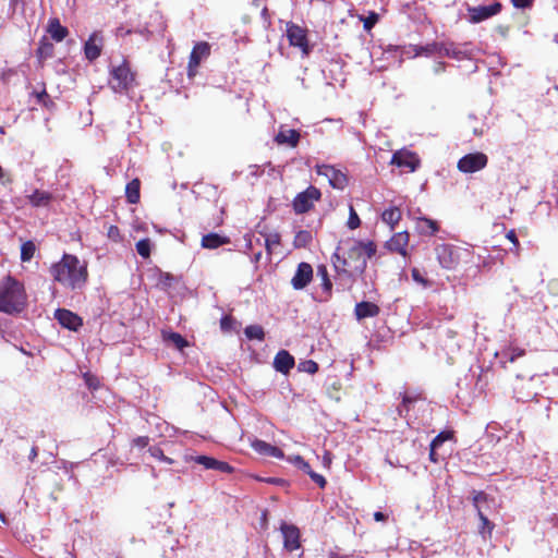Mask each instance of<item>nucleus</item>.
I'll list each match as a JSON object with an SVG mask.
<instances>
[{
  "label": "nucleus",
  "mask_w": 558,
  "mask_h": 558,
  "mask_svg": "<svg viewBox=\"0 0 558 558\" xmlns=\"http://www.w3.org/2000/svg\"><path fill=\"white\" fill-rule=\"evenodd\" d=\"M28 199L34 207H46L50 204L52 195L46 191L35 190Z\"/></svg>",
  "instance_id": "obj_26"
},
{
  "label": "nucleus",
  "mask_w": 558,
  "mask_h": 558,
  "mask_svg": "<svg viewBox=\"0 0 558 558\" xmlns=\"http://www.w3.org/2000/svg\"><path fill=\"white\" fill-rule=\"evenodd\" d=\"M408 244L409 233L407 231H402L396 233L389 241H387L386 247L391 252H396L402 256H407Z\"/></svg>",
  "instance_id": "obj_19"
},
{
  "label": "nucleus",
  "mask_w": 558,
  "mask_h": 558,
  "mask_svg": "<svg viewBox=\"0 0 558 558\" xmlns=\"http://www.w3.org/2000/svg\"><path fill=\"white\" fill-rule=\"evenodd\" d=\"M418 156L410 150L401 149L392 155L391 163L399 168L408 169L410 172H414L420 166Z\"/></svg>",
  "instance_id": "obj_12"
},
{
  "label": "nucleus",
  "mask_w": 558,
  "mask_h": 558,
  "mask_svg": "<svg viewBox=\"0 0 558 558\" xmlns=\"http://www.w3.org/2000/svg\"><path fill=\"white\" fill-rule=\"evenodd\" d=\"M210 54V45L206 41L197 43L190 56L189 64H187V75L189 77H194L197 73V68L201 62L207 59Z\"/></svg>",
  "instance_id": "obj_11"
},
{
  "label": "nucleus",
  "mask_w": 558,
  "mask_h": 558,
  "mask_svg": "<svg viewBox=\"0 0 558 558\" xmlns=\"http://www.w3.org/2000/svg\"><path fill=\"white\" fill-rule=\"evenodd\" d=\"M496 355L499 357L500 363L502 364L508 362L513 363L518 357L524 355V350L510 345L501 350V352L497 353Z\"/></svg>",
  "instance_id": "obj_25"
},
{
  "label": "nucleus",
  "mask_w": 558,
  "mask_h": 558,
  "mask_svg": "<svg viewBox=\"0 0 558 558\" xmlns=\"http://www.w3.org/2000/svg\"><path fill=\"white\" fill-rule=\"evenodd\" d=\"M102 43L104 39L99 33L95 32L89 36L88 40L85 43L84 46L85 57L89 61H94L100 56Z\"/></svg>",
  "instance_id": "obj_18"
},
{
  "label": "nucleus",
  "mask_w": 558,
  "mask_h": 558,
  "mask_svg": "<svg viewBox=\"0 0 558 558\" xmlns=\"http://www.w3.org/2000/svg\"><path fill=\"white\" fill-rule=\"evenodd\" d=\"M54 318L62 327L73 331L78 330L83 325L82 318L78 315L65 308L57 310L54 312Z\"/></svg>",
  "instance_id": "obj_16"
},
{
  "label": "nucleus",
  "mask_w": 558,
  "mask_h": 558,
  "mask_svg": "<svg viewBox=\"0 0 558 558\" xmlns=\"http://www.w3.org/2000/svg\"><path fill=\"white\" fill-rule=\"evenodd\" d=\"M281 535L283 537V547L292 553L301 549L300 530L294 525L281 524Z\"/></svg>",
  "instance_id": "obj_14"
},
{
  "label": "nucleus",
  "mask_w": 558,
  "mask_h": 558,
  "mask_svg": "<svg viewBox=\"0 0 558 558\" xmlns=\"http://www.w3.org/2000/svg\"><path fill=\"white\" fill-rule=\"evenodd\" d=\"M313 279V268L308 263H300L294 276L291 279V284L295 290L304 289Z\"/></svg>",
  "instance_id": "obj_15"
},
{
  "label": "nucleus",
  "mask_w": 558,
  "mask_h": 558,
  "mask_svg": "<svg viewBox=\"0 0 558 558\" xmlns=\"http://www.w3.org/2000/svg\"><path fill=\"white\" fill-rule=\"evenodd\" d=\"M396 51H398L401 57H407V58H414V57L420 56V49H417V45L396 47Z\"/></svg>",
  "instance_id": "obj_37"
},
{
  "label": "nucleus",
  "mask_w": 558,
  "mask_h": 558,
  "mask_svg": "<svg viewBox=\"0 0 558 558\" xmlns=\"http://www.w3.org/2000/svg\"><path fill=\"white\" fill-rule=\"evenodd\" d=\"M133 445L140 448H144L148 445V438L147 437H137L133 440Z\"/></svg>",
  "instance_id": "obj_49"
},
{
  "label": "nucleus",
  "mask_w": 558,
  "mask_h": 558,
  "mask_svg": "<svg viewBox=\"0 0 558 558\" xmlns=\"http://www.w3.org/2000/svg\"><path fill=\"white\" fill-rule=\"evenodd\" d=\"M474 134H476V135H481V134H482V132H477V130H476V129H474Z\"/></svg>",
  "instance_id": "obj_63"
},
{
  "label": "nucleus",
  "mask_w": 558,
  "mask_h": 558,
  "mask_svg": "<svg viewBox=\"0 0 558 558\" xmlns=\"http://www.w3.org/2000/svg\"><path fill=\"white\" fill-rule=\"evenodd\" d=\"M140 180L134 179L128 183L125 187V194L129 203L136 204L140 201Z\"/></svg>",
  "instance_id": "obj_30"
},
{
  "label": "nucleus",
  "mask_w": 558,
  "mask_h": 558,
  "mask_svg": "<svg viewBox=\"0 0 558 558\" xmlns=\"http://www.w3.org/2000/svg\"><path fill=\"white\" fill-rule=\"evenodd\" d=\"M108 84L114 93L128 94L136 86V74L131 70L128 61L111 65Z\"/></svg>",
  "instance_id": "obj_4"
},
{
  "label": "nucleus",
  "mask_w": 558,
  "mask_h": 558,
  "mask_svg": "<svg viewBox=\"0 0 558 558\" xmlns=\"http://www.w3.org/2000/svg\"><path fill=\"white\" fill-rule=\"evenodd\" d=\"M376 253V245L373 241L352 240L348 248L347 258H343L342 265L348 266L356 274H363L367 267V259Z\"/></svg>",
  "instance_id": "obj_3"
},
{
  "label": "nucleus",
  "mask_w": 558,
  "mask_h": 558,
  "mask_svg": "<svg viewBox=\"0 0 558 558\" xmlns=\"http://www.w3.org/2000/svg\"><path fill=\"white\" fill-rule=\"evenodd\" d=\"M381 219L385 223L389 225L391 229L399 222L401 219V211L397 207H390L381 214Z\"/></svg>",
  "instance_id": "obj_31"
},
{
  "label": "nucleus",
  "mask_w": 558,
  "mask_h": 558,
  "mask_svg": "<svg viewBox=\"0 0 558 558\" xmlns=\"http://www.w3.org/2000/svg\"><path fill=\"white\" fill-rule=\"evenodd\" d=\"M148 451H149V453H150V456H151L153 458L158 459V460H160V461H161V460L163 459V457H165L163 451H162L160 448H158V447H151V448H149V450H148Z\"/></svg>",
  "instance_id": "obj_46"
},
{
  "label": "nucleus",
  "mask_w": 558,
  "mask_h": 558,
  "mask_svg": "<svg viewBox=\"0 0 558 558\" xmlns=\"http://www.w3.org/2000/svg\"><path fill=\"white\" fill-rule=\"evenodd\" d=\"M316 172L328 179L329 184L333 189L343 190L348 184L347 175L339 169L330 165H317Z\"/></svg>",
  "instance_id": "obj_10"
},
{
  "label": "nucleus",
  "mask_w": 558,
  "mask_h": 558,
  "mask_svg": "<svg viewBox=\"0 0 558 558\" xmlns=\"http://www.w3.org/2000/svg\"><path fill=\"white\" fill-rule=\"evenodd\" d=\"M322 196L320 191L311 185L305 191L299 193L292 203L293 209L296 214L307 213L314 206V203L319 201Z\"/></svg>",
  "instance_id": "obj_7"
},
{
  "label": "nucleus",
  "mask_w": 558,
  "mask_h": 558,
  "mask_svg": "<svg viewBox=\"0 0 558 558\" xmlns=\"http://www.w3.org/2000/svg\"><path fill=\"white\" fill-rule=\"evenodd\" d=\"M312 233L306 230H301L294 236V246L295 247H306L312 242Z\"/></svg>",
  "instance_id": "obj_32"
},
{
  "label": "nucleus",
  "mask_w": 558,
  "mask_h": 558,
  "mask_svg": "<svg viewBox=\"0 0 558 558\" xmlns=\"http://www.w3.org/2000/svg\"><path fill=\"white\" fill-rule=\"evenodd\" d=\"M151 244L149 239L140 240L136 243V251L143 258H148L150 255Z\"/></svg>",
  "instance_id": "obj_38"
},
{
  "label": "nucleus",
  "mask_w": 558,
  "mask_h": 558,
  "mask_svg": "<svg viewBox=\"0 0 558 558\" xmlns=\"http://www.w3.org/2000/svg\"><path fill=\"white\" fill-rule=\"evenodd\" d=\"M437 221L432 220L429 218H418L417 219V230L422 234L433 235L438 231Z\"/></svg>",
  "instance_id": "obj_28"
},
{
  "label": "nucleus",
  "mask_w": 558,
  "mask_h": 558,
  "mask_svg": "<svg viewBox=\"0 0 558 558\" xmlns=\"http://www.w3.org/2000/svg\"><path fill=\"white\" fill-rule=\"evenodd\" d=\"M278 245H279L278 240H275V239L266 240V250H267L268 254H272V252L277 248Z\"/></svg>",
  "instance_id": "obj_47"
},
{
  "label": "nucleus",
  "mask_w": 558,
  "mask_h": 558,
  "mask_svg": "<svg viewBox=\"0 0 558 558\" xmlns=\"http://www.w3.org/2000/svg\"><path fill=\"white\" fill-rule=\"evenodd\" d=\"M303 556V551L301 550L300 553L295 554V555H291V558H302Z\"/></svg>",
  "instance_id": "obj_60"
},
{
  "label": "nucleus",
  "mask_w": 558,
  "mask_h": 558,
  "mask_svg": "<svg viewBox=\"0 0 558 558\" xmlns=\"http://www.w3.org/2000/svg\"><path fill=\"white\" fill-rule=\"evenodd\" d=\"M300 138V131L295 129H286V126L281 125V145L294 148L298 146Z\"/></svg>",
  "instance_id": "obj_24"
},
{
  "label": "nucleus",
  "mask_w": 558,
  "mask_h": 558,
  "mask_svg": "<svg viewBox=\"0 0 558 558\" xmlns=\"http://www.w3.org/2000/svg\"><path fill=\"white\" fill-rule=\"evenodd\" d=\"M50 272L57 282L72 290L81 289L88 276L86 265L70 254L63 255L60 262L52 265Z\"/></svg>",
  "instance_id": "obj_1"
},
{
  "label": "nucleus",
  "mask_w": 558,
  "mask_h": 558,
  "mask_svg": "<svg viewBox=\"0 0 558 558\" xmlns=\"http://www.w3.org/2000/svg\"><path fill=\"white\" fill-rule=\"evenodd\" d=\"M187 461H194L207 470H217L223 473L232 472V468L227 462L207 456H191Z\"/></svg>",
  "instance_id": "obj_17"
},
{
  "label": "nucleus",
  "mask_w": 558,
  "mask_h": 558,
  "mask_svg": "<svg viewBox=\"0 0 558 558\" xmlns=\"http://www.w3.org/2000/svg\"><path fill=\"white\" fill-rule=\"evenodd\" d=\"M515 8H526L533 0H511Z\"/></svg>",
  "instance_id": "obj_50"
},
{
  "label": "nucleus",
  "mask_w": 558,
  "mask_h": 558,
  "mask_svg": "<svg viewBox=\"0 0 558 558\" xmlns=\"http://www.w3.org/2000/svg\"><path fill=\"white\" fill-rule=\"evenodd\" d=\"M274 141L279 144V133L274 136Z\"/></svg>",
  "instance_id": "obj_62"
},
{
  "label": "nucleus",
  "mask_w": 558,
  "mask_h": 558,
  "mask_svg": "<svg viewBox=\"0 0 558 558\" xmlns=\"http://www.w3.org/2000/svg\"><path fill=\"white\" fill-rule=\"evenodd\" d=\"M26 293L21 282L8 277L0 286V312L20 313L26 305Z\"/></svg>",
  "instance_id": "obj_2"
},
{
  "label": "nucleus",
  "mask_w": 558,
  "mask_h": 558,
  "mask_svg": "<svg viewBox=\"0 0 558 558\" xmlns=\"http://www.w3.org/2000/svg\"><path fill=\"white\" fill-rule=\"evenodd\" d=\"M494 502V499L488 496V502H481V507L483 509V513H485V510L489 508V504Z\"/></svg>",
  "instance_id": "obj_57"
},
{
  "label": "nucleus",
  "mask_w": 558,
  "mask_h": 558,
  "mask_svg": "<svg viewBox=\"0 0 558 558\" xmlns=\"http://www.w3.org/2000/svg\"><path fill=\"white\" fill-rule=\"evenodd\" d=\"M230 242L229 238L220 235L218 233H208L202 238V247L214 250L221 245L228 244Z\"/></svg>",
  "instance_id": "obj_22"
},
{
  "label": "nucleus",
  "mask_w": 558,
  "mask_h": 558,
  "mask_svg": "<svg viewBox=\"0 0 558 558\" xmlns=\"http://www.w3.org/2000/svg\"><path fill=\"white\" fill-rule=\"evenodd\" d=\"M373 24H374V21L367 20L364 23V27L368 29V28H371L373 26Z\"/></svg>",
  "instance_id": "obj_58"
},
{
  "label": "nucleus",
  "mask_w": 558,
  "mask_h": 558,
  "mask_svg": "<svg viewBox=\"0 0 558 558\" xmlns=\"http://www.w3.org/2000/svg\"><path fill=\"white\" fill-rule=\"evenodd\" d=\"M269 482H270V483H276V482H277V480H276V478H269Z\"/></svg>",
  "instance_id": "obj_64"
},
{
  "label": "nucleus",
  "mask_w": 558,
  "mask_h": 558,
  "mask_svg": "<svg viewBox=\"0 0 558 558\" xmlns=\"http://www.w3.org/2000/svg\"><path fill=\"white\" fill-rule=\"evenodd\" d=\"M35 251L36 246L32 241L23 243L21 246V259L23 262H29L33 258Z\"/></svg>",
  "instance_id": "obj_34"
},
{
  "label": "nucleus",
  "mask_w": 558,
  "mask_h": 558,
  "mask_svg": "<svg viewBox=\"0 0 558 558\" xmlns=\"http://www.w3.org/2000/svg\"><path fill=\"white\" fill-rule=\"evenodd\" d=\"M287 460L305 473L311 469L310 464L301 456H290Z\"/></svg>",
  "instance_id": "obj_40"
},
{
  "label": "nucleus",
  "mask_w": 558,
  "mask_h": 558,
  "mask_svg": "<svg viewBox=\"0 0 558 558\" xmlns=\"http://www.w3.org/2000/svg\"><path fill=\"white\" fill-rule=\"evenodd\" d=\"M317 276L320 277L322 279V287H323V290L329 294L330 291H331V288H332V283L328 277V271H327V268L325 266H319L317 268Z\"/></svg>",
  "instance_id": "obj_33"
},
{
  "label": "nucleus",
  "mask_w": 558,
  "mask_h": 558,
  "mask_svg": "<svg viewBox=\"0 0 558 558\" xmlns=\"http://www.w3.org/2000/svg\"><path fill=\"white\" fill-rule=\"evenodd\" d=\"M306 474H308L311 480L315 482L320 488H325L327 481L322 474L314 472L312 469H308Z\"/></svg>",
  "instance_id": "obj_41"
},
{
  "label": "nucleus",
  "mask_w": 558,
  "mask_h": 558,
  "mask_svg": "<svg viewBox=\"0 0 558 558\" xmlns=\"http://www.w3.org/2000/svg\"><path fill=\"white\" fill-rule=\"evenodd\" d=\"M244 332H245V336L251 340L252 339L262 340L264 337L263 328L257 325L247 326L245 328Z\"/></svg>",
  "instance_id": "obj_39"
},
{
  "label": "nucleus",
  "mask_w": 558,
  "mask_h": 558,
  "mask_svg": "<svg viewBox=\"0 0 558 558\" xmlns=\"http://www.w3.org/2000/svg\"><path fill=\"white\" fill-rule=\"evenodd\" d=\"M360 223H361V220H360L356 211L354 210V208L352 206H350V216H349V220H348V227L351 230H354L360 226Z\"/></svg>",
  "instance_id": "obj_42"
},
{
  "label": "nucleus",
  "mask_w": 558,
  "mask_h": 558,
  "mask_svg": "<svg viewBox=\"0 0 558 558\" xmlns=\"http://www.w3.org/2000/svg\"><path fill=\"white\" fill-rule=\"evenodd\" d=\"M298 371L313 375L318 371V364L313 360H305L298 364Z\"/></svg>",
  "instance_id": "obj_36"
},
{
  "label": "nucleus",
  "mask_w": 558,
  "mask_h": 558,
  "mask_svg": "<svg viewBox=\"0 0 558 558\" xmlns=\"http://www.w3.org/2000/svg\"><path fill=\"white\" fill-rule=\"evenodd\" d=\"M474 49L471 44L456 45L451 43L450 58L456 60L471 59Z\"/></svg>",
  "instance_id": "obj_23"
},
{
  "label": "nucleus",
  "mask_w": 558,
  "mask_h": 558,
  "mask_svg": "<svg viewBox=\"0 0 558 558\" xmlns=\"http://www.w3.org/2000/svg\"><path fill=\"white\" fill-rule=\"evenodd\" d=\"M252 447L260 456L275 457V458L279 457V450L276 447H274L263 440L255 439L252 442Z\"/></svg>",
  "instance_id": "obj_27"
},
{
  "label": "nucleus",
  "mask_w": 558,
  "mask_h": 558,
  "mask_svg": "<svg viewBox=\"0 0 558 558\" xmlns=\"http://www.w3.org/2000/svg\"><path fill=\"white\" fill-rule=\"evenodd\" d=\"M279 365H280V362H279V352L274 356V360H272V366L274 368L279 372Z\"/></svg>",
  "instance_id": "obj_55"
},
{
  "label": "nucleus",
  "mask_w": 558,
  "mask_h": 558,
  "mask_svg": "<svg viewBox=\"0 0 558 558\" xmlns=\"http://www.w3.org/2000/svg\"><path fill=\"white\" fill-rule=\"evenodd\" d=\"M47 32L51 36L53 40L57 43L62 41L69 34V31L66 27L62 26L60 24V21L58 19H50L47 26Z\"/></svg>",
  "instance_id": "obj_21"
},
{
  "label": "nucleus",
  "mask_w": 558,
  "mask_h": 558,
  "mask_svg": "<svg viewBox=\"0 0 558 558\" xmlns=\"http://www.w3.org/2000/svg\"><path fill=\"white\" fill-rule=\"evenodd\" d=\"M481 502H488V495L482 490H473L472 492V504H473V507L476 510L477 517L481 521L478 532L484 538H486L487 536L492 535L495 525H494V523H492L488 520V518L485 515V513H483Z\"/></svg>",
  "instance_id": "obj_6"
},
{
  "label": "nucleus",
  "mask_w": 558,
  "mask_h": 558,
  "mask_svg": "<svg viewBox=\"0 0 558 558\" xmlns=\"http://www.w3.org/2000/svg\"><path fill=\"white\" fill-rule=\"evenodd\" d=\"M379 307L372 303V302H360L355 305V316L359 320L367 318V317H375L379 314Z\"/></svg>",
  "instance_id": "obj_20"
},
{
  "label": "nucleus",
  "mask_w": 558,
  "mask_h": 558,
  "mask_svg": "<svg viewBox=\"0 0 558 558\" xmlns=\"http://www.w3.org/2000/svg\"><path fill=\"white\" fill-rule=\"evenodd\" d=\"M501 10V4L499 2H495L489 5H478L469 8V21L472 23H480L484 20H487L496 14H498Z\"/></svg>",
  "instance_id": "obj_13"
},
{
  "label": "nucleus",
  "mask_w": 558,
  "mask_h": 558,
  "mask_svg": "<svg viewBox=\"0 0 558 558\" xmlns=\"http://www.w3.org/2000/svg\"><path fill=\"white\" fill-rule=\"evenodd\" d=\"M442 71H445V63L444 62H437L434 66V73L439 74Z\"/></svg>",
  "instance_id": "obj_53"
},
{
  "label": "nucleus",
  "mask_w": 558,
  "mask_h": 558,
  "mask_svg": "<svg viewBox=\"0 0 558 558\" xmlns=\"http://www.w3.org/2000/svg\"><path fill=\"white\" fill-rule=\"evenodd\" d=\"M488 157L481 151L464 155L459 159L457 168L463 173H474L487 166Z\"/></svg>",
  "instance_id": "obj_8"
},
{
  "label": "nucleus",
  "mask_w": 558,
  "mask_h": 558,
  "mask_svg": "<svg viewBox=\"0 0 558 558\" xmlns=\"http://www.w3.org/2000/svg\"><path fill=\"white\" fill-rule=\"evenodd\" d=\"M450 48H451V43L450 44L437 43L436 54H438L439 57L450 58Z\"/></svg>",
  "instance_id": "obj_45"
},
{
  "label": "nucleus",
  "mask_w": 558,
  "mask_h": 558,
  "mask_svg": "<svg viewBox=\"0 0 558 558\" xmlns=\"http://www.w3.org/2000/svg\"><path fill=\"white\" fill-rule=\"evenodd\" d=\"M450 437L451 434L449 432H442L432 440L430 445H433V448H439Z\"/></svg>",
  "instance_id": "obj_43"
},
{
  "label": "nucleus",
  "mask_w": 558,
  "mask_h": 558,
  "mask_svg": "<svg viewBox=\"0 0 558 558\" xmlns=\"http://www.w3.org/2000/svg\"><path fill=\"white\" fill-rule=\"evenodd\" d=\"M412 278L416 281V282H424V279L423 277L421 276L420 271L417 269H413L412 270Z\"/></svg>",
  "instance_id": "obj_52"
},
{
  "label": "nucleus",
  "mask_w": 558,
  "mask_h": 558,
  "mask_svg": "<svg viewBox=\"0 0 558 558\" xmlns=\"http://www.w3.org/2000/svg\"><path fill=\"white\" fill-rule=\"evenodd\" d=\"M163 341L172 344L178 350H183L187 345V341L178 332L163 331Z\"/></svg>",
  "instance_id": "obj_29"
},
{
  "label": "nucleus",
  "mask_w": 558,
  "mask_h": 558,
  "mask_svg": "<svg viewBox=\"0 0 558 558\" xmlns=\"http://www.w3.org/2000/svg\"><path fill=\"white\" fill-rule=\"evenodd\" d=\"M412 402V399L408 396L403 397L402 407L399 408V414L403 415V411L408 412L409 408L408 404Z\"/></svg>",
  "instance_id": "obj_48"
},
{
  "label": "nucleus",
  "mask_w": 558,
  "mask_h": 558,
  "mask_svg": "<svg viewBox=\"0 0 558 558\" xmlns=\"http://www.w3.org/2000/svg\"><path fill=\"white\" fill-rule=\"evenodd\" d=\"M469 255V251L452 244H438L435 247V255L439 265L445 269H454L463 255Z\"/></svg>",
  "instance_id": "obj_5"
},
{
  "label": "nucleus",
  "mask_w": 558,
  "mask_h": 558,
  "mask_svg": "<svg viewBox=\"0 0 558 558\" xmlns=\"http://www.w3.org/2000/svg\"><path fill=\"white\" fill-rule=\"evenodd\" d=\"M329 558H341V557H339V556H338L337 554H335V553H330Z\"/></svg>",
  "instance_id": "obj_61"
},
{
  "label": "nucleus",
  "mask_w": 558,
  "mask_h": 558,
  "mask_svg": "<svg viewBox=\"0 0 558 558\" xmlns=\"http://www.w3.org/2000/svg\"><path fill=\"white\" fill-rule=\"evenodd\" d=\"M507 239L510 240L515 246L519 245L515 232L513 230H510L507 233Z\"/></svg>",
  "instance_id": "obj_51"
},
{
  "label": "nucleus",
  "mask_w": 558,
  "mask_h": 558,
  "mask_svg": "<svg viewBox=\"0 0 558 558\" xmlns=\"http://www.w3.org/2000/svg\"><path fill=\"white\" fill-rule=\"evenodd\" d=\"M294 364V357L288 351L281 350V374H287Z\"/></svg>",
  "instance_id": "obj_35"
},
{
  "label": "nucleus",
  "mask_w": 558,
  "mask_h": 558,
  "mask_svg": "<svg viewBox=\"0 0 558 558\" xmlns=\"http://www.w3.org/2000/svg\"><path fill=\"white\" fill-rule=\"evenodd\" d=\"M417 49H420V56L421 54H425V56L436 54L437 43L427 44L425 46H417Z\"/></svg>",
  "instance_id": "obj_44"
},
{
  "label": "nucleus",
  "mask_w": 558,
  "mask_h": 558,
  "mask_svg": "<svg viewBox=\"0 0 558 558\" xmlns=\"http://www.w3.org/2000/svg\"><path fill=\"white\" fill-rule=\"evenodd\" d=\"M161 461L165 462V463H168V464H172L173 463V460L171 458H169V457H166V456L163 457V459Z\"/></svg>",
  "instance_id": "obj_59"
},
{
  "label": "nucleus",
  "mask_w": 558,
  "mask_h": 558,
  "mask_svg": "<svg viewBox=\"0 0 558 558\" xmlns=\"http://www.w3.org/2000/svg\"><path fill=\"white\" fill-rule=\"evenodd\" d=\"M287 37L292 47L301 50L303 57L308 56L311 48L308 46L306 31L298 25L288 23Z\"/></svg>",
  "instance_id": "obj_9"
},
{
  "label": "nucleus",
  "mask_w": 558,
  "mask_h": 558,
  "mask_svg": "<svg viewBox=\"0 0 558 558\" xmlns=\"http://www.w3.org/2000/svg\"><path fill=\"white\" fill-rule=\"evenodd\" d=\"M437 449H438V448H433V445H430L429 458H430V460H432L433 462H437V461H438V459H437V457H436V450H437Z\"/></svg>",
  "instance_id": "obj_56"
},
{
  "label": "nucleus",
  "mask_w": 558,
  "mask_h": 558,
  "mask_svg": "<svg viewBox=\"0 0 558 558\" xmlns=\"http://www.w3.org/2000/svg\"><path fill=\"white\" fill-rule=\"evenodd\" d=\"M386 518H387V517H386V514H384V513H383V512H380V511H376V512L374 513V519H375L376 521H385V520H386Z\"/></svg>",
  "instance_id": "obj_54"
}]
</instances>
